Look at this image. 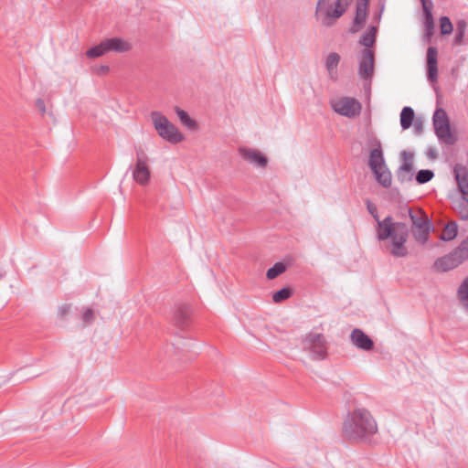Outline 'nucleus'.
Masks as SVG:
<instances>
[{"instance_id":"18","label":"nucleus","mask_w":468,"mask_h":468,"mask_svg":"<svg viewBox=\"0 0 468 468\" xmlns=\"http://www.w3.org/2000/svg\"><path fill=\"white\" fill-rule=\"evenodd\" d=\"M453 175L460 193L468 195V168L462 164H456L453 167Z\"/></svg>"},{"instance_id":"24","label":"nucleus","mask_w":468,"mask_h":468,"mask_svg":"<svg viewBox=\"0 0 468 468\" xmlns=\"http://www.w3.org/2000/svg\"><path fill=\"white\" fill-rule=\"evenodd\" d=\"M378 32V27L375 26L369 27L367 31H366L360 37L359 43L365 46V48H371L376 42V35Z\"/></svg>"},{"instance_id":"13","label":"nucleus","mask_w":468,"mask_h":468,"mask_svg":"<svg viewBox=\"0 0 468 468\" xmlns=\"http://www.w3.org/2000/svg\"><path fill=\"white\" fill-rule=\"evenodd\" d=\"M426 74L429 82L438 81V49L435 47H429L427 49Z\"/></svg>"},{"instance_id":"1","label":"nucleus","mask_w":468,"mask_h":468,"mask_svg":"<svg viewBox=\"0 0 468 468\" xmlns=\"http://www.w3.org/2000/svg\"><path fill=\"white\" fill-rule=\"evenodd\" d=\"M367 208L377 222L376 238L379 241L390 239V254L396 258L406 257L409 253L406 242L409 238V229L405 223L395 222L391 216L380 219L377 206L367 200Z\"/></svg>"},{"instance_id":"43","label":"nucleus","mask_w":468,"mask_h":468,"mask_svg":"<svg viewBox=\"0 0 468 468\" xmlns=\"http://www.w3.org/2000/svg\"><path fill=\"white\" fill-rule=\"evenodd\" d=\"M404 207L405 206L399 208V215L401 218H405L408 216V213L405 211Z\"/></svg>"},{"instance_id":"45","label":"nucleus","mask_w":468,"mask_h":468,"mask_svg":"<svg viewBox=\"0 0 468 468\" xmlns=\"http://www.w3.org/2000/svg\"><path fill=\"white\" fill-rule=\"evenodd\" d=\"M464 310L468 313V301L462 304Z\"/></svg>"},{"instance_id":"33","label":"nucleus","mask_w":468,"mask_h":468,"mask_svg":"<svg viewBox=\"0 0 468 468\" xmlns=\"http://www.w3.org/2000/svg\"><path fill=\"white\" fill-rule=\"evenodd\" d=\"M457 296L462 304L468 302V277L460 284L457 291Z\"/></svg>"},{"instance_id":"21","label":"nucleus","mask_w":468,"mask_h":468,"mask_svg":"<svg viewBox=\"0 0 468 468\" xmlns=\"http://www.w3.org/2000/svg\"><path fill=\"white\" fill-rule=\"evenodd\" d=\"M341 57L336 52H331L327 55L324 61L325 69L328 72L329 79L335 81L338 79L337 66Z\"/></svg>"},{"instance_id":"6","label":"nucleus","mask_w":468,"mask_h":468,"mask_svg":"<svg viewBox=\"0 0 468 468\" xmlns=\"http://www.w3.org/2000/svg\"><path fill=\"white\" fill-rule=\"evenodd\" d=\"M303 348L308 351L314 359H324L327 355L326 341L322 334H307L303 340Z\"/></svg>"},{"instance_id":"17","label":"nucleus","mask_w":468,"mask_h":468,"mask_svg":"<svg viewBox=\"0 0 468 468\" xmlns=\"http://www.w3.org/2000/svg\"><path fill=\"white\" fill-rule=\"evenodd\" d=\"M241 157L258 167H265L268 160L260 151L252 148L241 147L239 149Z\"/></svg>"},{"instance_id":"19","label":"nucleus","mask_w":468,"mask_h":468,"mask_svg":"<svg viewBox=\"0 0 468 468\" xmlns=\"http://www.w3.org/2000/svg\"><path fill=\"white\" fill-rule=\"evenodd\" d=\"M191 310L186 304H180L174 313L173 321L179 329H185L189 324Z\"/></svg>"},{"instance_id":"28","label":"nucleus","mask_w":468,"mask_h":468,"mask_svg":"<svg viewBox=\"0 0 468 468\" xmlns=\"http://www.w3.org/2000/svg\"><path fill=\"white\" fill-rule=\"evenodd\" d=\"M106 53H107L106 47L102 40L100 44L89 48L86 51V56L90 58H95L101 57Z\"/></svg>"},{"instance_id":"46","label":"nucleus","mask_w":468,"mask_h":468,"mask_svg":"<svg viewBox=\"0 0 468 468\" xmlns=\"http://www.w3.org/2000/svg\"><path fill=\"white\" fill-rule=\"evenodd\" d=\"M101 69H102V70H104V71H106V70H108V69H109V68H108L107 66H103V67H101Z\"/></svg>"},{"instance_id":"2","label":"nucleus","mask_w":468,"mask_h":468,"mask_svg":"<svg viewBox=\"0 0 468 468\" xmlns=\"http://www.w3.org/2000/svg\"><path fill=\"white\" fill-rule=\"evenodd\" d=\"M378 431V423L372 413L366 408H356L345 417L342 435L350 441L369 442Z\"/></svg>"},{"instance_id":"26","label":"nucleus","mask_w":468,"mask_h":468,"mask_svg":"<svg viewBox=\"0 0 468 468\" xmlns=\"http://www.w3.org/2000/svg\"><path fill=\"white\" fill-rule=\"evenodd\" d=\"M457 233H458V226H457L456 222L451 221L445 225L440 239L444 241H450L456 238Z\"/></svg>"},{"instance_id":"31","label":"nucleus","mask_w":468,"mask_h":468,"mask_svg":"<svg viewBox=\"0 0 468 468\" xmlns=\"http://www.w3.org/2000/svg\"><path fill=\"white\" fill-rule=\"evenodd\" d=\"M434 176L433 171L430 169H421L417 172L415 179L418 184L423 185L431 181Z\"/></svg>"},{"instance_id":"40","label":"nucleus","mask_w":468,"mask_h":468,"mask_svg":"<svg viewBox=\"0 0 468 468\" xmlns=\"http://www.w3.org/2000/svg\"><path fill=\"white\" fill-rule=\"evenodd\" d=\"M329 0H319L316 6V14H321L324 12V6L329 5Z\"/></svg>"},{"instance_id":"20","label":"nucleus","mask_w":468,"mask_h":468,"mask_svg":"<svg viewBox=\"0 0 468 468\" xmlns=\"http://www.w3.org/2000/svg\"><path fill=\"white\" fill-rule=\"evenodd\" d=\"M107 52L113 51V52H126L129 51L132 48V45L121 38V37H112V38H106L103 40Z\"/></svg>"},{"instance_id":"3","label":"nucleus","mask_w":468,"mask_h":468,"mask_svg":"<svg viewBox=\"0 0 468 468\" xmlns=\"http://www.w3.org/2000/svg\"><path fill=\"white\" fill-rule=\"evenodd\" d=\"M367 144L370 147L368 166L375 175L376 180L383 187L388 188L392 183V175L385 163L381 142L377 137H371Z\"/></svg>"},{"instance_id":"37","label":"nucleus","mask_w":468,"mask_h":468,"mask_svg":"<svg viewBox=\"0 0 468 468\" xmlns=\"http://www.w3.org/2000/svg\"><path fill=\"white\" fill-rule=\"evenodd\" d=\"M194 341L192 339H180L176 343H173V346H176V348H186L187 350H190L194 346Z\"/></svg>"},{"instance_id":"39","label":"nucleus","mask_w":468,"mask_h":468,"mask_svg":"<svg viewBox=\"0 0 468 468\" xmlns=\"http://www.w3.org/2000/svg\"><path fill=\"white\" fill-rule=\"evenodd\" d=\"M70 306L69 304H63L60 307H58V314L59 317L63 318L65 317L69 312Z\"/></svg>"},{"instance_id":"30","label":"nucleus","mask_w":468,"mask_h":468,"mask_svg":"<svg viewBox=\"0 0 468 468\" xmlns=\"http://www.w3.org/2000/svg\"><path fill=\"white\" fill-rule=\"evenodd\" d=\"M286 270L284 263L276 262L272 267H271L266 273V276L269 280H273L282 273H283Z\"/></svg>"},{"instance_id":"42","label":"nucleus","mask_w":468,"mask_h":468,"mask_svg":"<svg viewBox=\"0 0 468 468\" xmlns=\"http://www.w3.org/2000/svg\"><path fill=\"white\" fill-rule=\"evenodd\" d=\"M37 107L44 114L46 112L45 102L42 99H38L36 102Z\"/></svg>"},{"instance_id":"47","label":"nucleus","mask_w":468,"mask_h":468,"mask_svg":"<svg viewBox=\"0 0 468 468\" xmlns=\"http://www.w3.org/2000/svg\"><path fill=\"white\" fill-rule=\"evenodd\" d=\"M4 276H5V272L0 271V279L3 278Z\"/></svg>"},{"instance_id":"14","label":"nucleus","mask_w":468,"mask_h":468,"mask_svg":"<svg viewBox=\"0 0 468 468\" xmlns=\"http://www.w3.org/2000/svg\"><path fill=\"white\" fill-rule=\"evenodd\" d=\"M404 209L408 213V217L410 218L413 229H423V227L432 225L429 216L421 208H411L405 206Z\"/></svg>"},{"instance_id":"35","label":"nucleus","mask_w":468,"mask_h":468,"mask_svg":"<svg viewBox=\"0 0 468 468\" xmlns=\"http://www.w3.org/2000/svg\"><path fill=\"white\" fill-rule=\"evenodd\" d=\"M424 26L427 35H432L434 28V21L432 13L430 11H427V14H424Z\"/></svg>"},{"instance_id":"11","label":"nucleus","mask_w":468,"mask_h":468,"mask_svg":"<svg viewBox=\"0 0 468 468\" xmlns=\"http://www.w3.org/2000/svg\"><path fill=\"white\" fill-rule=\"evenodd\" d=\"M402 164L396 171V177L401 184L411 182L414 176L413 154L408 151H402L400 154Z\"/></svg>"},{"instance_id":"8","label":"nucleus","mask_w":468,"mask_h":468,"mask_svg":"<svg viewBox=\"0 0 468 468\" xmlns=\"http://www.w3.org/2000/svg\"><path fill=\"white\" fill-rule=\"evenodd\" d=\"M351 1L352 0H337L335 3V6L327 5L324 6V12L316 14V16L324 26L331 27L343 16Z\"/></svg>"},{"instance_id":"23","label":"nucleus","mask_w":468,"mask_h":468,"mask_svg":"<svg viewBox=\"0 0 468 468\" xmlns=\"http://www.w3.org/2000/svg\"><path fill=\"white\" fill-rule=\"evenodd\" d=\"M434 230V226L430 225L427 227H423V229H416L412 231V236L417 243L420 245H425L430 239V234Z\"/></svg>"},{"instance_id":"22","label":"nucleus","mask_w":468,"mask_h":468,"mask_svg":"<svg viewBox=\"0 0 468 468\" xmlns=\"http://www.w3.org/2000/svg\"><path fill=\"white\" fill-rule=\"evenodd\" d=\"M468 195L459 196L452 201L454 211L459 215L462 220H468Z\"/></svg>"},{"instance_id":"41","label":"nucleus","mask_w":468,"mask_h":468,"mask_svg":"<svg viewBox=\"0 0 468 468\" xmlns=\"http://www.w3.org/2000/svg\"><path fill=\"white\" fill-rule=\"evenodd\" d=\"M421 5H422V9H423V14H427V11L431 12L432 7H433V4H432L431 0H428L424 3H422Z\"/></svg>"},{"instance_id":"25","label":"nucleus","mask_w":468,"mask_h":468,"mask_svg":"<svg viewBox=\"0 0 468 468\" xmlns=\"http://www.w3.org/2000/svg\"><path fill=\"white\" fill-rule=\"evenodd\" d=\"M414 111L411 107L405 106L400 112V125L403 130L409 129L414 119Z\"/></svg>"},{"instance_id":"38","label":"nucleus","mask_w":468,"mask_h":468,"mask_svg":"<svg viewBox=\"0 0 468 468\" xmlns=\"http://www.w3.org/2000/svg\"><path fill=\"white\" fill-rule=\"evenodd\" d=\"M82 321L84 324H90L93 320V311L90 308H86L82 313Z\"/></svg>"},{"instance_id":"34","label":"nucleus","mask_w":468,"mask_h":468,"mask_svg":"<svg viewBox=\"0 0 468 468\" xmlns=\"http://www.w3.org/2000/svg\"><path fill=\"white\" fill-rule=\"evenodd\" d=\"M440 27L442 35H450L453 30V26L448 16L440 18Z\"/></svg>"},{"instance_id":"27","label":"nucleus","mask_w":468,"mask_h":468,"mask_svg":"<svg viewBox=\"0 0 468 468\" xmlns=\"http://www.w3.org/2000/svg\"><path fill=\"white\" fill-rule=\"evenodd\" d=\"M466 27H467V23L463 19L459 20L456 23V32H455V37H454V44L455 45H461L463 43V37L465 35V31H466Z\"/></svg>"},{"instance_id":"16","label":"nucleus","mask_w":468,"mask_h":468,"mask_svg":"<svg viewBox=\"0 0 468 468\" xmlns=\"http://www.w3.org/2000/svg\"><path fill=\"white\" fill-rule=\"evenodd\" d=\"M350 341L356 348L370 351L374 347L372 339L361 329L355 328L350 334Z\"/></svg>"},{"instance_id":"36","label":"nucleus","mask_w":468,"mask_h":468,"mask_svg":"<svg viewBox=\"0 0 468 468\" xmlns=\"http://www.w3.org/2000/svg\"><path fill=\"white\" fill-rule=\"evenodd\" d=\"M457 253L460 255L462 260L464 261L468 260V235L465 239H463L460 245L455 249Z\"/></svg>"},{"instance_id":"7","label":"nucleus","mask_w":468,"mask_h":468,"mask_svg":"<svg viewBox=\"0 0 468 468\" xmlns=\"http://www.w3.org/2000/svg\"><path fill=\"white\" fill-rule=\"evenodd\" d=\"M135 154L136 163L133 171V178L139 185L145 186L148 184L151 176L148 156L142 147H136Z\"/></svg>"},{"instance_id":"15","label":"nucleus","mask_w":468,"mask_h":468,"mask_svg":"<svg viewBox=\"0 0 468 468\" xmlns=\"http://www.w3.org/2000/svg\"><path fill=\"white\" fill-rule=\"evenodd\" d=\"M369 0H357L356 16L350 27L351 33L358 32L365 25L367 16Z\"/></svg>"},{"instance_id":"29","label":"nucleus","mask_w":468,"mask_h":468,"mask_svg":"<svg viewBox=\"0 0 468 468\" xmlns=\"http://www.w3.org/2000/svg\"><path fill=\"white\" fill-rule=\"evenodd\" d=\"M176 112L179 120L181 121V122L184 125H186L187 128L192 129V130L197 128L196 122L189 117V115L187 114L186 112L176 107Z\"/></svg>"},{"instance_id":"9","label":"nucleus","mask_w":468,"mask_h":468,"mask_svg":"<svg viewBox=\"0 0 468 468\" xmlns=\"http://www.w3.org/2000/svg\"><path fill=\"white\" fill-rule=\"evenodd\" d=\"M332 107L335 112L348 118L359 115L362 109L361 103L351 97H343L335 101Z\"/></svg>"},{"instance_id":"4","label":"nucleus","mask_w":468,"mask_h":468,"mask_svg":"<svg viewBox=\"0 0 468 468\" xmlns=\"http://www.w3.org/2000/svg\"><path fill=\"white\" fill-rule=\"evenodd\" d=\"M151 118L154 127L161 138L171 144H177L184 140L183 134L161 112H153Z\"/></svg>"},{"instance_id":"32","label":"nucleus","mask_w":468,"mask_h":468,"mask_svg":"<svg viewBox=\"0 0 468 468\" xmlns=\"http://www.w3.org/2000/svg\"><path fill=\"white\" fill-rule=\"evenodd\" d=\"M292 292L289 287L282 288L281 290L275 292L272 294V301L275 303H280L287 299H289L292 295Z\"/></svg>"},{"instance_id":"44","label":"nucleus","mask_w":468,"mask_h":468,"mask_svg":"<svg viewBox=\"0 0 468 468\" xmlns=\"http://www.w3.org/2000/svg\"><path fill=\"white\" fill-rule=\"evenodd\" d=\"M383 8L384 6L381 7V10L379 11V13L376 16V19L379 20L380 17H381V15H382V12H383Z\"/></svg>"},{"instance_id":"5","label":"nucleus","mask_w":468,"mask_h":468,"mask_svg":"<svg viewBox=\"0 0 468 468\" xmlns=\"http://www.w3.org/2000/svg\"><path fill=\"white\" fill-rule=\"evenodd\" d=\"M432 123L438 140L448 145L456 143V136L451 130L449 117L442 108H438L433 113Z\"/></svg>"},{"instance_id":"10","label":"nucleus","mask_w":468,"mask_h":468,"mask_svg":"<svg viewBox=\"0 0 468 468\" xmlns=\"http://www.w3.org/2000/svg\"><path fill=\"white\" fill-rule=\"evenodd\" d=\"M375 54L370 48H364L359 53L358 75L360 79L371 81L374 74Z\"/></svg>"},{"instance_id":"12","label":"nucleus","mask_w":468,"mask_h":468,"mask_svg":"<svg viewBox=\"0 0 468 468\" xmlns=\"http://www.w3.org/2000/svg\"><path fill=\"white\" fill-rule=\"evenodd\" d=\"M463 262V261L454 249L449 254L438 258L434 261L433 267L436 271L444 272L458 267Z\"/></svg>"}]
</instances>
